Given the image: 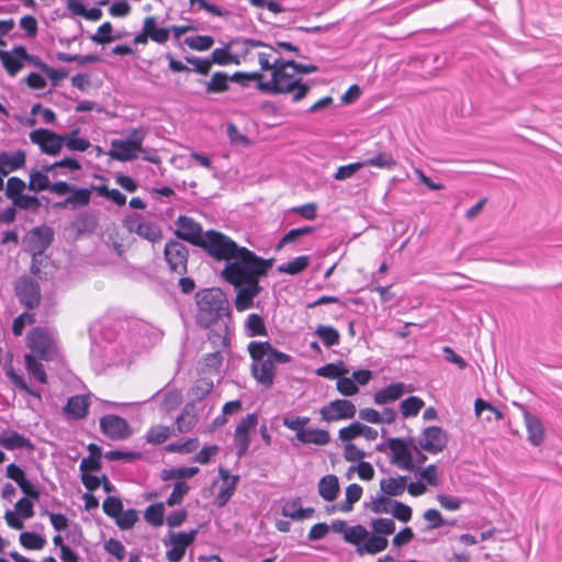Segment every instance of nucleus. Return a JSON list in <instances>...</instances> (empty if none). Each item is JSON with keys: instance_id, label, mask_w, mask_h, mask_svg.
<instances>
[{"instance_id": "nucleus-1", "label": "nucleus", "mask_w": 562, "mask_h": 562, "mask_svg": "<svg viewBox=\"0 0 562 562\" xmlns=\"http://www.w3.org/2000/svg\"><path fill=\"white\" fill-rule=\"evenodd\" d=\"M251 359L250 371L256 382L270 389L277 375L276 364H288L292 357L274 348L269 341L251 340L247 346Z\"/></svg>"}, {"instance_id": "nucleus-2", "label": "nucleus", "mask_w": 562, "mask_h": 562, "mask_svg": "<svg viewBox=\"0 0 562 562\" xmlns=\"http://www.w3.org/2000/svg\"><path fill=\"white\" fill-rule=\"evenodd\" d=\"M272 267L271 259L258 257L246 247H240L222 270L223 278L234 286L243 283L258 282Z\"/></svg>"}, {"instance_id": "nucleus-3", "label": "nucleus", "mask_w": 562, "mask_h": 562, "mask_svg": "<svg viewBox=\"0 0 562 562\" xmlns=\"http://www.w3.org/2000/svg\"><path fill=\"white\" fill-rule=\"evenodd\" d=\"M312 82L302 81L295 71L294 60H282L276 64L271 79L260 81L258 90L266 94H291L293 102L304 99L312 89Z\"/></svg>"}, {"instance_id": "nucleus-4", "label": "nucleus", "mask_w": 562, "mask_h": 562, "mask_svg": "<svg viewBox=\"0 0 562 562\" xmlns=\"http://www.w3.org/2000/svg\"><path fill=\"white\" fill-rule=\"evenodd\" d=\"M198 311L195 315L196 324L203 328H209L217 322L224 321L229 316V305L225 294L220 289H204L195 295Z\"/></svg>"}, {"instance_id": "nucleus-5", "label": "nucleus", "mask_w": 562, "mask_h": 562, "mask_svg": "<svg viewBox=\"0 0 562 562\" xmlns=\"http://www.w3.org/2000/svg\"><path fill=\"white\" fill-rule=\"evenodd\" d=\"M200 247L212 258L227 263L241 246L223 233L210 229L205 232Z\"/></svg>"}, {"instance_id": "nucleus-6", "label": "nucleus", "mask_w": 562, "mask_h": 562, "mask_svg": "<svg viewBox=\"0 0 562 562\" xmlns=\"http://www.w3.org/2000/svg\"><path fill=\"white\" fill-rule=\"evenodd\" d=\"M27 347L41 360L49 361L56 356V339L52 330L36 327L26 337Z\"/></svg>"}, {"instance_id": "nucleus-7", "label": "nucleus", "mask_w": 562, "mask_h": 562, "mask_svg": "<svg viewBox=\"0 0 562 562\" xmlns=\"http://www.w3.org/2000/svg\"><path fill=\"white\" fill-rule=\"evenodd\" d=\"M165 260L169 269L178 274H184L188 271L189 249L179 240H169L164 249Z\"/></svg>"}, {"instance_id": "nucleus-8", "label": "nucleus", "mask_w": 562, "mask_h": 562, "mask_svg": "<svg viewBox=\"0 0 562 562\" xmlns=\"http://www.w3.org/2000/svg\"><path fill=\"white\" fill-rule=\"evenodd\" d=\"M30 140L37 145L43 154L57 156L64 146V135L48 128H37L30 133Z\"/></svg>"}, {"instance_id": "nucleus-9", "label": "nucleus", "mask_w": 562, "mask_h": 562, "mask_svg": "<svg viewBox=\"0 0 562 562\" xmlns=\"http://www.w3.org/2000/svg\"><path fill=\"white\" fill-rule=\"evenodd\" d=\"M198 530L192 529L188 532H169V541H164L165 546H171L166 552V558L169 562H180L196 537Z\"/></svg>"}, {"instance_id": "nucleus-10", "label": "nucleus", "mask_w": 562, "mask_h": 562, "mask_svg": "<svg viewBox=\"0 0 562 562\" xmlns=\"http://www.w3.org/2000/svg\"><path fill=\"white\" fill-rule=\"evenodd\" d=\"M125 227L148 241L156 243L162 238V232L158 224L134 214L125 220Z\"/></svg>"}, {"instance_id": "nucleus-11", "label": "nucleus", "mask_w": 562, "mask_h": 562, "mask_svg": "<svg viewBox=\"0 0 562 562\" xmlns=\"http://www.w3.org/2000/svg\"><path fill=\"white\" fill-rule=\"evenodd\" d=\"M418 447L424 451L437 454L445 450L448 445L446 431L438 426L426 427L417 440Z\"/></svg>"}, {"instance_id": "nucleus-12", "label": "nucleus", "mask_w": 562, "mask_h": 562, "mask_svg": "<svg viewBox=\"0 0 562 562\" xmlns=\"http://www.w3.org/2000/svg\"><path fill=\"white\" fill-rule=\"evenodd\" d=\"M102 434L112 440H124L132 435V429L126 419L119 415L109 414L100 418Z\"/></svg>"}, {"instance_id": "nucleus-13", "label": "nucleus", "mask_w": 562, "mask_h": 562, "mask_svg": "<svg viewBox=\"0 0 562 562\" xmlns=\"http://www.w3.org/2000/svg\"><path fill=\"white\" fill-rule=\"evenodd\" d=\"M31 59H33V55H30L22 45L14 46L9 52L0 49V61L7 74L11 77L16 76L24 67L26 60Z\"/></svg>"}, {"instance_id": "nucleus-14", "label": "nucleus", "mask_w": 562, "mask_h": 562, "mask_svg": "<svg viewBox=\"0 0 562 562\" xmlns=\"http://www.w3.org/2000/svg\"><path fill=\"white\" fill-rule=\"evenodd\" d=\"M257 424L258 416L252 413L244 417L236 426L234 431V443L238 458H241L247 453L250 446L249 432L256 428Z\"/></svg>"}, {"instance_id": "nucleus-15", "label": "nucleus", "mask_w": 562, "mask_h": 562, "mask_svg": "<svg viewBox=\"0 0 562 562\" xmlns=\"http://www.w3.org/2000/svg\"><path fill=\"white\" fill-rule=\"evenodd\" d=\"M176 225L177 229L175 234L179 239L186 240L193 246H201L205 232L202 231V226L198 222L191 217L181 215L178 217Z\"/></svg>"}, {"instance_id": "nucleus-16", "label": "nucleus", "mask_w": 562, "mask_h": 562, "mask_svg": "<svg viewBox=\"0 0 562 562\" xmlns=\"http://www.w3.org/2000/svg\"><path fill=\"white\" fill-rule=\"evenodd\" d=\"M356 413L355 404L348 400L331 401L319 409L322 419L327 423L353 418Z\"/></svg>"}, {"instance_id": "nucleus-17", "label": "nucleus", "mask_w": 562, "mask_h": 562, "mask_svg": "<svg viewBox=\"0 0 562 562\" xmlns=\"http://www.w3.org/2000/svg\"><path fill=\"white\" fill-rule=\"evenodd\" d=\"M15 294L22 305L33 308L41 300L38 283L29 277L20 278L15 285Z\"/></svg>"}, {"instance_id": "nucleus-18", "label": "nucleus", "mask_w": 562, "mask_h": 562, "mask_svg": "<svg viewBox=\"0 0 562 562\" xmlns=\"http://www.w3.org/2000/svg\"><path fill=\"white\" fill-rule=\"evenodd\" d=\"M236 43L241 45V49L245 53L250 52L254 48L266 47L269 52H260L258 54V61L262 70H271L276 69V64L281 63L282 58L272 59V53L277 52V48L273 46H269L261 41L252 40V38H243L241 41H237Z\"/></svg>"}, {"instance_id": "nucleus-19", "label": "nucleus", "mask_w": 562, "mask_h": 562, "mask_svg": "<svg viewBox=\"0 0 562 562\" xmlns=\"http://www.w3.org/2000/svg\"><path fill=\"white\" fill-rule=\"evenodd\" d=\"M392 453V463L405 471H414L416 469L413 456L405 441L401 438H392L387 443Z\"/></svg>"}, {"instance_id": "nucleus-20", "label": "nucleus", "mask_w": 562, "mask_h": 562, "mask_svg": "<svg viewBox=\"0 0 562 562\" xmlns=\"http://www.w3.org/2000/svg\"><path fill=\"white\" fill-rule=\"evenodd\" d=\"M235 307L238 312H244L254 307V300L260 293L261 286L258 282L243 283L237 286Z\"/></svg>"}, {"instance_id": "nucleus-21", "label": "nucleus", "mask_w": 562, "mask_h": 562, "mask_svg": "<svg viewBox=\"0 0 562 562\" xmlns=\"http://www.w3.org/2000/svg\"><path fill=\"white\" fill-rule=\"evenodd\" d=\"M54 238L53 229L48 226L35 227L30 233V245L34 256L42 255L52 244ZM35 259V257H33Z\"/></svg>"}, {"instance_id": "nucleus-22", "label": "nucleus", "mask_w": 562, "mask_h": 562, "mask_svg": "<svg viewBox=\"0 0 562 562\" xmlns=\"http://www.w3.org/2000/svg\"><path fill=\"white\" fill-rule=\"evenodd\" d=\"M218 474L223 483L216 495V504L218 506H224L234 495L236 486L239 482V475H231L229 472L223 467H220Z\"/></svg>"}, {"instance_id": "nucleus-23", "label": "nucleus", "mask_w": 562, "mask_h": 562, "mask_svg": "<svg viewBox=\"0 0 562 562\" xmlns=\"http://www.w3.org/2000/svg\"><path fill=\"white\" fill-rule=\"evenodd\" d=\"M140 151L127 139H113L109 156L117 161H131L138 157Z\"/></svg>"}, {"instance_id": "nucleus-24", "label": "nucleus", "mask_w": 562, "mask_h": 562, "mask_svg": "<svg viewBox=\"0 0 562 562\" xmlns=\"http://www.w3.org/2000/svg\"><path fill=\"white\" fill-rule=\"evenodd\" d=\"M522 416L529 442L535 447L540 446L544 440V427L542 422L527 409L522 411Z\"/></svg>"}, {"instance_id": "nucleus-25", "label": "nucleus", "mask_w": 562, "mask_h": 562, "mask_svg": "<svg viewBox=\"0 0 562 562\" xmlns=\"http://www.w3.org/2000/svg\"><path fill=\"white\" fill-rule=\"evenodd\" d=\"M243 77L239 71L232 76L223 71L214 72L211 79L205 83V92L209 94L226 92L229 89V82L232 80H239Z\"/></svg>"}, {"instance_id": "nucleus-26", "label": "nucleus", "mask_w": 562, "mask_h": 562, "mask_svg": "<svg viewBox=\"0 0 562 562\" xmlns=\"http://www.w3.org/2000/svg\"><path fill=\"white\" fill-rule=\"evenodd\" d=\"M223 360L224 357L221 350L209 352L199 360L198 372L206 376L220 374Z\"/></svg>"}, {"instance_id": "nucleus-27", "label": "nucleus", "mask_w": 562, "mask_h": 562, "mask_svg": "<svg viewBox=\"0 0 562 562\" xmlns=\"http://www.w3.org/2000/svg\"><path fill=\"white\" fill-rule=\"evenodd\" d=\"M26 155L23 150L14 153H0V175L7 176L25 166Z\"/></svg>"}, {"instance_id": "nucleus-28", "label": "nucleus", "mask_w": 562, "mask_h": 562, "mask_svg": "<svg viewBox=\"0 0 562 562\" xmlns=\"http://www.w3.org/2000/svg\"><path fill=\"white\" fill-rule=\"evenodd\" d=\"M407 391L403 382L391 383L376 391L373 400L376 405H386L401 398Z\"/></svg>"}, {"instance_id": "nucleus-29", "label": "nucleus", "mask_w": 562, "mask_h": 562, "mask_svg": "<svg viewBox=\"0 0 562 562\" xmlns=\"http://www.w3.org/2000/svg\"><path fill=\"white\" fill-rule=\"evenodd\" d=\"M70 194L61 202L55 203V207L65 209L70 206L71 209L87 206L91 200V190L86 188H77L72 186Z\"/></svg>"}, {"instance_id": "nucleus-30", "label": "nucleus", "mask_w": 562, "mask_h": 562, "mask_svg": "<svg viewBox=\"0 0 562 562\" xmlns=\"http://www.w3.org/2000/svg\"><path fill=\"white\" fill-rule=\"evenodd\" d=\"M0 446L7 450L25 449L33 451L35 448L29 438L14 430L5 431L0 436Z\"/></svg>"}, {"instance_id": "nucleus-31", "label": "nucleus", "mask_w": 562, "mask_h": 562, "mask_svg": "<svg viewBox=\"0 0 562 562\" xmlns=\"http://www.w3.org/2000/svg\"><path fill=\"white\" fill-rule=\"evenodd\" d=\"M207 334V340L215 350H223L229 346V328L225 321L213 324Z\"/></svg>"}, {"instance_id": "nucleus-32", "label": "nucleus", "mask_w": 562, "mask_h": 562, "mask_svg": "<svg viewBox=\"0 0 562 562\" xmlns=\"http://www.w3.org/2000/svg\"><path fill=\"white\" fill-rule=\"evenodd\" d=\"M318 495L326 502H334L337 499L340 486L339 480L335 474H327L321 477L317 485Z\"/></svg>"}, {"instance_id": "nucleus-33", "label": "nucleus", "mask_w": 562, "mask_h": 562, "mask_svg": "<svg viewBox=\"0 0 562 562\" xmlns=\"http://www.w3.org/2000/svg\"><path fill=\"white\" fill-rule=\"evenodd\" d=\"M313 514L314 508H303L299 497L286 501L282 507V515L296 521L307 519Z\"/></svg>"}, {"instance_id": "nucleus-34", "label": "nucleus", "mask_w": 562, "mask_h": 562, "mask_svg": "<svg viewBox=\"0 0 562 562\" xmlns=\"http://www.w3.org/2000/svg\"><path fill=\"white\" fill-rule=\"evenodd\" d=\"M88 450H89V456L83 458L79 465L80 474L100 471L101 467H102L101 448L99 446H97L95 443H90L88 446Z\"/></svg>"}, {"instance_id": "nucleus-35", "label": "nucleus", "mask_w": 562, "mask_h": 562, "mask_svg": "<svg viewBox=\"0 0 562 562\" xmlns=\"http://www.w3.org/2000/svg\"><path fill=\"white\" fill-rule=\"evenodd\" d=\"M389 540L385 537L379 536L375 532L369 533L368 538L364 539L362 546L357 548V553L359 555L368 554H376L384 551L387 548Z\"/></svg>"}, {"instance_id": "nucleus-36", "label": "nucleus", "mask_w": 562, "mask_h": 562, "mask_svg": "<svg viewBox=\"0 0 562 562\" xmlns=\"http://www.w3.org/2000/svg\"><path fill=\"white\" fill-rule=\"evenodd\" d=\"M408 476L387 477L380 481V491L386 496H401L407 486Z\"/></svg>"}, {"instance_id": "nucleus-37", "label": "nucleus", "mask_w": 562, "mask_h": 562, "mask_svg": "<svg viewBox=\"0 0 562 562\" xmlns=\"http://www.w3.org/2000/svg\"><path fill=\"white\" fill-rule=\"evenodd\" d=\"M89 404L88 395L71 396L68 398L65 412L76 419L85 418L88 414Z\"/></svg>"}, {"instance_id": "nucleus-38", "label": "nucleus", "mask_w": 562, "mask_h": 562, "mask_svg": "<svg viewBox=\"0 0 562 562\" xmlns=\"http://www.w3.org/2000/svg\"><path fill=\"white\" fill-rule=\"evenodd\" d=\"M244 330L247 337H267L268 329L265 319L257 313L249 314L244 323Z\"/></svg>"}, {"instance_id": "nucleus-39", "label": "nucleus", "mask_w": 562, "mask_h": 562, "mask_svg": "<svg viewBox=\"0 0 562 562\" xmlns=\"http://www.w3.org/2000/svg\"><path fill=\"white\" fill-rule=\"evenodd\" d=\"M299 441L304 445L325 446L330 441V435L325 429L305 428L299 434Z\"/></svg>"}, {"instance_id": "nucleus-40", "label": "nucleus", "mask_w": 562, "mask_h": 562, "mask_svg": "<svg viewBox=\"0 0 562 562\" xmlns=\"http://www.w3.org/2000/svg\"><path fill=\"white\" fill-rule=\"evenodd\" d=\"M362 161L363 167H376L391 170L396 166V160L392 153L380 150L374 156L366 158Z\"/></svg>"}, {"instance_id": "nucleus-41", "label": "nucleus", "mask_w": 562, "mask_h": 562, "mask_svg": "<svg viewBox=\"0 0 562 562\" xmlns=\"http://www.w3.org/2000/svg\"><path fill=\"white\" fill-rule=\"evenodd\" d=\"M144 31L151 41L158 44H164L169 40V29L158 27L155 16H147L144 20Z\"/></svg>"}, {"instance_id": "nucleus-42", "label": "nucleus", "mask_w": 562, "mask_h": 562, "mask_svg": "<svg viewBox=\"0 0 562 562\" xmlns=\"http://www.w3.org/2000/svg\"><path fill=\"white\" fill-rule=\"evenodd\" d=\"M362 492V487L357 483L348 485L345 492V501L337 504L334 508L342 513L351 512L353 509V505L361 498Z\"/></svg>"}, {"instance_id": "nucleus-43", "label": "nucleus", "mask_w": 562, "mask_h": 562, "mask_svg": "<svg viewBox=\"0 0 562 562\" xmlns=\"http://www.w3.org/2000/svg\"><path fill=\"white\" fill-rule=\"evenodd\" d=\"M165 503H155L144 510L145 521L153 527H161L165 520Z\"/></svg>"}, {"instance_id": "nucleus-44", "label": "nucleus", "mask_w": 562, "mask_h": 562, "mask_svg": "<svg viewBox=\"0 0 562 562\" xmlns=\"http://www.w3.org/2000/svg\"><path fill=\"white\" fill-rule=\"evenodd\" d=\"M79 128L72 130L69 133L64 134V146L71 151H86L91 143L83 137H78Z\"/></svg>"}, {"instance_id": "nucleus-45", "label": "nucleus", "mask_w": 562, "mask_h": 562, "mask_svg": "<svg viewBox=\"0 0 562 562\" xmlns=\"http://www.w3.org/2000/svg\"><path fill=\"white\" fill-rule=\"evenodd\" d=\"M199 471L200 470L198 467L165 469L162 470L160 477L162 481H184L186 479H190L196 475Z\"/></svg>"}, {"instance_id": "nucleus-46", "label": "nucleus", "mask_w": 562, "mask_h": 562, "mask_svg": "<svg viewBox=\"0 0 562 562\" xmlns=\"http://www.w3.org/2000/svg\"><path fill=\"white\" fill-rule=\"evenodd\" d=\"M315 335L328 348L337 346L340 342L339 331L329 325H318L315 329Z\"/></svg>"}, {"instance_id": "nucleus-47", "label": "nucleus", "mask_w": 562, "mask_h": 562, "mask_svg": "<svg viewBox=\"0 0 562 562\" xmlns=\"http://www.w3.org/2000/svg\"><path fill=\"white\" fill-rule=\"evenodd\" d=\"M391 496L385 494L376 495L372 497L371 502L367 504V507L374 514H392L394 503Z\"/></svg>"}, {"instance_id": "nucleus-48", "label": "nucleus", "mask_w": 562, "mask_h": 562, "mask_svg": "<svg viewBox=\"0 0 562 562\" xmlns=\"http://www.w3.org/2000/svg\"><path fill=\"white\" fill-rule=\"evenodd\" d=\"M211 61L212 65L216 64L220 66H226V65H239L240 60L237 56L231 54L229 52V45H226L221 48H215L211 54Z\"/></svg>"}, {"instance_id": "nucleus-49", "label": "nucleus", "mask_w": 562, "mask_h": 562, "mask_svg": "<svg viewBox=\"0 0 562 562\" xmlns=\"http://www.w3.org/2000/svg\"><path fill=\"white\" fill-rule=\"evenodd\" d=\"M424 401L418 396H409L401 402L400 411L404 418L415 417L424 407Z\"/></svg>"}, {"instance_id": "nucleus-50", "label": "nucleus", "mask_w": 562, "mask_h": 562, "mask_svg": "<svg viewBox=\"0 0 562 562\" xmlns=\"http://www.w3.org/2000/svg\"><path fill=\"white\" fill-rule=\"evenodd\" d=\"M310 265L308 256H299L294 260L286 263L280 265L278 271L280 273H286L295 276L304 271Z\"/></svg>"}, {"instance_id": "nucleus-51", "label": "nucleus", "mask_w": 562, "mask_h": 562, "mask_svg": "<svg viewBox=\"0 0 562 562\" xmlns=\"http://www.w3.org/2000/svg\"><path fill=\"white\" fill-rule=\"evenodd\" d=\"M25 367L27 372L40 383L47 382V375L44 370V367L41 362H38L34 355L26 353L24 356Z\"/></svg>"}, {"instance_id": "nucleus-52", "label": "nucleus", "mask_w": 562, "mask_h": 562, "mask_svg": "<svg viewBox=\"0 0 562 562\" xmlns=\"http://www.w3.org/2000/svg\"><path fill=\"white\" fill-rule=\"evenodd\" d=\"M213 387V380L204 375L195 381L191 389V396L194 401H201L212 392Z\"/></svg>"}, {"instance_id": "nucleus-53", "label": "nucleus", "mask_w": 562, "mask_h": 562, "mask_svg": "<svg viewBox=\"0 0 562 562\" xmlns=\"http://www.w3.org/2000/svg\"><path fill=\"white\" fill-rule=\"evenodd\" d=\"M349 371L342 361H338L335 363H327L317 369L316 373L319 376H324L327 379H337L341 375L347 374Z\"/></svg>"}, {"instance_id": "nucleus-54", "label": "nucleus", "mask_w": 562, "mask_h": 562, "mask_svg": "<svg viewBox=\"0 0 562 562\" xmlns=\"http://www.w3.org/2000/svg\"><path fill=\"white\" fill-rule=\"evenodd\" d=\"M368 538V530L362 525H356L352 527H349L344 532V539L353 546H362L364 542V539Z\"/></svg>"}, {"instance_id": "nucleus-55", "label": "nucleus", "mask_w": 562, "mask_h": 562, "mask_svg": "<svg viewBox=\"0 0 562 562\" xmlns=\"http://www.w3.org/2000/svg\"><path fill=\"white\" fill-rule=\"evenodd\" d=\"M20 543L29 550H41L46 544V539L35 532L23 531L19 537Z\"/></svg>"}, {"instance_id": "nucleus-56", "label": "nucleus", "mask_w": 562, "mask_h": 562, "mask_svg": "<svg viewBox=\"0 0 562 562\" xmlns=\"http://www.w3.org/2000/svg\"><path fill=\"white\" fill-rule=\"evenodd\" d=\"M190 486L186 481H177L173 485V490L166 501V505L169 507L180 505L183 498L189 493Z\"/></svg>"}, {"instance_id": "nucleus-57", "label": "nucleus", "mask_w": 562, "mask_h": 562, "mask_svg": "<svg viewBox=\"0 0 562 562\" xmlns=\"http://www.w3.org/2000/svg\"><path fill=\"white\" fill-rule=\"evenodd\" d=\"M138 521V513L136 509L128 508L122 509L119 516L115 518V524L121 530H130Z\"/></svg>"}, {"instance_id": "nucleus-58", "label": "nucleus", "mask_w": 562, "mask_h": 562, "mask_svg": "<svg viewBox=\"0 0 562 562\" xmlns=\"http://www.w3.org/2000/svg\"><path fill=\"white\" fill-rule=\"evenodd\" d=\"M49 183L50 181L46 173H44L43 171L35 170L30 173L27 188L31 191L41 192L44 190H48Z\"/></svg>"}, {"instance_id": "nucleus-59", "label": "nucleus", "mask_w": 562, "mask_h": 562, "mask_svg": "<svg viewBox=\"0 0 562 562\" xmlns=\"http://www.w3.org/2000/svg\"><path fill=\"white\" fill-rule=\"evenodd\" d=\"M25 188L26 184L22 179L18 177H10L5 186V196L13 202L14 199L24 194L23 192Z\"/></svg>"}, {"instance_id": "nucleus-60", "label": "nucleus", "mask_w": 562, "mask_h": 562, "mask_svg": "<svg viewBox=\"0 0 562 562\" xmlns=\"http://www.w3.org/2000/svg\"><path fill=\"white\" fill-rule=\"evenodd\" d=\"M371 527L373 532L386 538L394 533L396 526L394 520L391 518H376L372 520Z\"/></svg>"}, {"instance_id": "nucleus-61", "label": "nucleus", "mask_w": 562, "mask_h": 562, "mask_svg": "<svg viewBox=\"0 0 562 562\" xmlns=\"http://www.w3.org/2000/svg\"><path fill=\"white\" fill-rule=\"evenodd\" d=\"M315 228L313 226H303L297 228L290 229L279 241L278 248L283 247L284 245L295 243L301 237L306 236L313 233Z\"/></svg>"}, {"instance_id": "nucleus-62", "label": "nucleus", "mask_w": 562, "mask_h": 562, "mask_svg": "<svg viewBox=\"0 0 562 562\" xmlns=\"http://www.w3.org/2000/svg\"><path fill=\"white\" fill-rule=\"evenodd\" d=\"M184 43L194 50L204 52L210 49L214 44V38L209 35H195L187 37Z\"/></svg>"}, {"instance_id": "nucleus-63", "label": "nucleus", "mask_w": 562, "mask_h": 562, "mask_svg": "<svg viewBox=\"0 0 562 562\" xmlns=\"http://www.w3.org/2000/svg\"><path fill=\"white\" fill-rule=\"evenodd\" d=\"M12 204L16 210H30L33 212H37L41 207V202L35 195L22 194L18 199H14Z\"/></svg>"}, {"instance_id": "nucleus-64", "label": "nucleus", "mask_w": 562, "mask_h": 562, "mask_svg": "<svg viewBox=\"0 0 562 562\" xmlns=\"http://www.w3.org/2000/svg\"><path fill=\"white\" fill-rule=\"evenodd\" d=\"M102 508L106 516L115 520V518L123 509V503L116 496H108L103 501Z\"/></svg>"}]
</instances>
